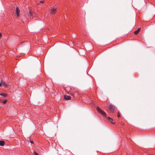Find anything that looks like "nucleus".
<instances>
[{"mask_svg":"<svg viewBox=\"0 0 155 155\" xmlns=\"http://www.w3.org/2000/svg\"><path fill=\"white\" fill-rule=\"evenodd\" d=\"M5 144V142L3 141H0V145L3 146Z\"/></svg>","mask_w":155,"mask_h":155,"instance_id":"6e6552de","label":"nucleus"},{"mask_svg":"<svg viewBox=\"0 0 155 155\" xmlns=\"http://www.w3.org/2000/svg\"><path fill=\"white\" fill-rule=\"evenodd\" d=\"M2 34L1 33H0V37H1L2 36Z\"/></svg>","mask_w":155,"mask_h":155,"instance_id":"a211bd4d","label":"nucleus"},{"mask_svg":"<svg viewBox=\"0 0 155 155\" xmlns=\"http://www.w3.org/2000/svg\"><path fill=\"white\" fill-rule=\"evenodd\" d=\"M56 11V8H54L51 9V13L52 14H54V13H55Z\"/></svg>","mask_w":155,"mask_h":155,"instance_id":"423d86ee","label":"nucleus"},{"mask_svg":"<svg viewBox=\"0 0 155 155\" xmlns=\"http://www.w3.org/2000/svg\"><path fill=\"white\" fill-rule=\"evenodd\" d=\"M96 108L97 110L101 114L103 115L104 116L106 115V113L104 111L101 110L99 107H97Z\"/></svg>","mask_w":155,"mask_h":155,"instance_id":"f03ea898","label":"nucleus"},{"mask_svg":"<svg viewBox=\"0 0 155 155\" xmlns=\"http://www.w3.org/2000/svg\"><path fill=\"white\" fill-rule=\"evenodd\" d=\"M64 98L65 99L68 100L71 99V97L70 96L65 95L64 96Z\"/></svg>","mask_w":155,"mask_h":155,"instance_id":"20e7f679","label":"nucleus"},{"mask_svg":"<svg viewBox=\"0 0 155 155\" xmlns=\"http://www.w3.org/2000/svg\"><path fill=\"white\" fill-rule=\"evenodd\" d=\"M30 142L31 143H33V142L32 141H31V140H30Z\"/></svg>","mask_w":155,"mask_h":155,"instance_id":"f3484780","label":"nucleus"},{"mask_svg":"<svg viewBox=\"0 0 155 155\" xmlns=\"http://www.w3.org/2000/svg\"><path fill=\"white\" fill-rule=\"evenodd\" d=\"M2 85L4 86L5 87H7V84L5 82H2Z\"/></svg>","mask_w":155,"mask_h":155,"instance_id":"1a4fd4ad","label":"nucleus"},{"mask_svg":"<svg viewBox=\"0 0 155 155\" xmlns=\"http://www.w3.org/2000/svg\"><path fill=\"white\" fill-rule=\"evenodd\" d=\"M44 2H45V1H40V3H44Z\"/></svg>","mask_w":155,"mask_h":155,"instance_id":"2eb2a0df","label":"nucleus"},{"mask_svg":"<svg viewBox=\"0 0 155 155\" xmlns=\"http://www.w3.org/2000/svg\"><path fill=\"white\" fill-rule=\"evenodd\" d=\"M140 28H138L137 30H136L134 31V34L135 35L137 34L140 31Z\"/></svg>","mask_w":155,"mask_h":155,"instance_id":"0eeeda50","label":"nucleus"},{"mask_svg":"<svg viewBox=\"0 0 155 155\" xmlns=\"http://www.w3.org/2000/svg\"><path fill=\"white\" fill-rule=\"evenodd\" d=\"M109 109L111 111H114L115 109V107L114 105L112 104H110L109 106Z\"/></svg>","mask_w":155,"mask_h":155,"instance_id":"7ed1b4c3","label":"nucleus"},{"mask_svg":"<svg viewBox=\"0 0 155 155\" xmlns=\"http://www.w3.org/2000/svg\"><path fill=\"white\" fill-rule=\"evenodd\" d=\"M108 120L110 121L111 123L112 124H114V123H113V122H112V121H113V119H112V118H110V117H108Z\"/></svg>","mask_w":155,"mask_h":155,"instance_id":"9d476101","label":"nucleus"},{"mask_svg":"<svg viewBox=\"0 0 155 155\" xmlns=\"http://www.w3.org/2000/svg\"><path fill=\"white\" fill-rule=\"evenodd\" d=\"M7 102V100H5L3 102V103H4V104H5Z\"/></svg>","mask_w":155,"mask_h":155,"instance_id":"4468645a","label":"nucleus"},{"mask_svg":"<svg viewBox=\"0 0 155 155\" xmlns=\"http://www.w3.org/2000/svg\"><path fill=\"white\" fill-rule=\"evenodd\" d=\"M34 154L35 155H38V154L36 153V152H34Z\"/></svg>","mask_w":155,"mask_h":155,"instance_id":"ddd939ff","label":"nucleus"},{"mask_svg":"<svg viewBox=\"0 0 155 155\" xmlns=\"http://www.w3.org/2000/svg\"><path fill=\"white\" fill-rule=\"evenodd\" d=\"M0 95L4 97H6V96H7V94H4V93H2L0 94Z\"/></svg>","mask_w":155,"mask_h":155,"instance_id":"9b49d317","label":"nucleus"},{"mask_svg":"<svg viewBox=\"0 0 155 155\" xmlns=\"http://www.w3.org/2000/svg\"><path fill=\"white\" fill-rule=\"evenodd\" d=\"M2 85V82L0 83V87Z\"/></svg>","mask_w":155,"mask_h":155,"instance_id":"dca6fc26","label":"nucleus"},{"mask_svg":"<svg viewBox=\"0 0 155 155\" xmlns=\"http://www.w3.org/2000/svg\"><path fill=\"white\" fill-rule=\"evenodd\" d=\"M117 116H118V117H120V113L119 112H118Z\"/></svg>","mask_w":155,"mask_h":155,"instance_id":"f8f14e48","label":"nucleus"},{"mask_svg":"<svg viewBox=\"0 0 155 155\" xmlns=\"http://www.w3.org/2000/svg\"><path fill=\"white\" fill-rule=\"evenodd\" d=\"M35 14L31 10H29V13L28 14L29 17L31 19L33 18V17Z\"/></svg>","mask_w":155,"mask_h":155,"instance_id":"f257e3e1","label":"nucleus"},{"mask_svg":"<svg viewBox=\"0 0 155 155\" xmlns=\"http://www.w3.org/2000/svg\"><path fill=\"white\" fill-rule=\"evenodd\" d=\"M20 10L18 7L16 8V14L17 16L18 17L19 16Z\"/></svg>","mask_w":155,"mask_h":155,"instance_id":"39448f33","label":"nucleus"}]
</instances>
